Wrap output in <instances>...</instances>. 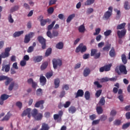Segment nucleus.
<instances>
[{
    "mask_svg": "<svg viewBox=\"0 0 130 130\" xmlns=\"http://www.w3.org/2000/svg\"><path fill=\"white\" fill-rule=\"evenodd\" d=\"M115 72L119 75H127V71L126 70V67L124 65H121L119 67L118 66L116 67L115 69Z\"/></svg>",
    "mask_w": 130,
    "mask_h": 130,
    "instance_id": "f257e3e1",
    "label": "nucleus"
},
{
    "mask_svg": "<svg viewBox=\"0 0 130 130\" xmlns=\"http://www.w3.org/2000/svg\"><path fill=\"white\" fill-rule=\"evenodd\" d=\"M84 97L86 100L90 99V92L86 91L84 93Z\"/></svg>",
    "mask_w": 130,
    "mask_h": 130,
    "instance_id": "ea45409f",
    "label": "nucleus"
},
{
    "mask_svg": "<svg viewBox=\"0 0 130 130\" xmlns=\"http://www.w3.org/2000/svg\"><path fill=\"white\" fill-rule=\"evenodd\" d=\"M40 23L41 26H45V25H46V23H48V24H50L51 23V19L49 18H47L46 19H42L40 20Z\"/></svg>",
    "mask_w": 130,
    "mask_h": 130,
    "instance_id": "ddd939ff",
    "label": "nucleus"
},
{
    "mask_svg": "<svg viewBox=\"0 0 130 130\" xmlns=\"http://www.w3.org/2000/svg\"><path fill=\"white\" fill-rule=\"evenodd\" d=\"M86 28H85V25L84 24H82L78 27V31L80 33H84Z\"/></svg>",
    "mask_w": 130,
    "mask_h": 130,
    "instance_id": "5701e85b",
    "label": "nucleus"
},
{
    "mask_svg": "<svg viewBox=\"0 0 130 130\" xmlns=\"http://www.w3.org/2000/svg\"><path fill=\"white\" fill-rule=\"evenodd\" d=\"M44 102V100H41L37 102L35 104V107H36L37 108H39V107H40L41 110L43 109V108H44V106H43Z\"/></svg>",
    "mask_w": 130,
    "mask_h": 130,
    "instance_id": "9b49d317",
    "label": "nucleus"
},
{
    "mask_svg": "<svg viewBox=\"0 0 130 130\" xmlns=\"http://www.w3.org/2000/svg\"><path fill=\"white\" fill-rule=\"evenodd\" d=\"M91 56H94L95 59H98L101 56V53L98 52V50L96 49H92L90 53Z\"/></svg>",
    "mask_w": 130,
    "mask_h": 130,
    "instance_id": "423d86ee",
    "label": "nucleus"
},
{
    "mask_svg": "<svg viewBox=\"0 0 130 130\" xmlns=\"http://www.w3.org/2000/svg\"><path fill=\"white\" fill-rule=\"evenodd\" d=\"M43 58V57L42 56H37L34 57L33 60L35 62H40Z\"/></svg>",
    "mask_w": 130,
    "mask_h": 130,
    "instance_id": "6ab92c4d",
    "label": "nucleus"
},
{
    "mask_svg": "<svg viewBox=\"0 0 130 130\" xmlns=\"http://www.w3.org/2000/svg\"><path fill=\"white\" fill-rule=\"evenodd\" d=\"M75 17H76V14H72L69 15L67 19V22L70 23V22H71V21H72V20L74 18H75Z\"/></svg>",
    "mask_w": 130,
    "mask_h": 130,
    "instance_id": "c85d7f7f",
    "label": "nucleus"
},
{
    "mask_svg": "<svg viewBox=\"0 0 130 130\" xmlns=\"http://www.w3.org/2000/svg\"><path fill=\"white\" fill-rule=\"evenodd\" d=\"M111 116H115L116 115V111L112 110L110 113Z\"/></svg>",
    "mask_w": 130,
    "mask_h": 130,
    "instance_id": "774afa93",
    "label": "nucleus"
},
{
    "mask_svg": "<svg viewBox=\"0 0 130 130\" xmlns=\"http://www.w3.org/2000/svg\"><path fill=\"white\" fill-rule=\"evenodd\" d=\"M101 31V28H98L95 29V32L93 33V35L94 36H96V35H99Z\"/></svg>",
    "mask_w": 130,
    "mask_h": 130,
    "instance_id": "603ef678",
    "label": "nucleus"
},
{
    "mask_svg": "<svg viewBox=\"0 0 130 130\" xmlns=\"http://www.w3.org/2000/svg\"><path fill=\"white\" fill-rule=\"evenodd\" d=\"M49 126H48V124H46L45 123H43L42 124V128L40 130H49Z\"/></svg>",
    "mask_w": 130,
    "mask_h": 130,
    "instance_id": "393cba45",
    "label": "nucleus"
},
{
    "mask_svg": "<svg viewBox=\"0 0 130 130\" xmlns=\"http://www.w3.org/2000/svg\"><path fill=\"white\" fill-rule=\"evenodd\" d=\"M91 73V70H90V68H86L83 71V76L85 77H88L90 73Z\"/></svg>",
    "mask_w": 130,
    "mask_h": 130,
    "instance_id": "f3484780",
    "label": "nucleus"
},
{
    "mask_svg": "<svg viewBox=\"0 0 130 130\" xmlns=\"http://www.w3.org/2000/svg\"><path fill=\"white\" fill-rule=\"evenodd\" d=\"M53 67L54 70L57 69V67L62 66V61L60 59L54 58L52 60Z\"/></svg>",
    "mask_w": 130,
    "mask_h": 130,
    "instance_id": "39448f33",
    "label": "nucleus"
},
{
    "mask_svg": "<svg viewBox=\"0 0 130 130\" xmlns=\"http://www.w3.org/2000/svg\"><path fill=\"white\" fill-rule=\"evenodd\" d=\"M130 126V122L126 123L125 124H123L122 126V128L123 129H125L126 128H127Z\"/></svg>",
    "mask_w": 130,
    "mask_h": 130,
    "instance_id": "49530a36",
    "label": "nucleus"
},
{
    "mask_svg": "<svg viewBox=\"0 0 130 130\" xmlns=\"http://www.w3.org/2000/svg\"><path fill=\"white\" fill-rule=\"evenodd\" d=\"M114 125H120L121 121L119 119L115 120L113 122Z\"/></svg>",
    "mask_w": 130,
    "mask_h": 130,
    "instance_id": "de8ad7c7",
    "label": "nucleus"
},
{
    "mask_svg": "<svg viewBox=\"0 0 130 130\" xmlns=\"http://www.w3.org/2000/svg\"><path fill=\"white\" fill-rule=\"evenodd\" d=\"M5 85L6 86H8L10 84V83L13 81V78H10L9 77H7V79H6Z\"/></svg>",
    "mask_w": 130,
    "mask_h": 130,
    "instance_id": "e433bc0d",
    "label": "nucleus"
},
{
    "mask_svg": "<svg viewBox=\"0 0 130 130\" xmlns=\"http://www.w3.org/2000/svg\"><path fill=\"white\" fill-rule=\"evenodd\" d=\"M107 119V116L105 115H103L101 116L100 118L99 119L101 121H105Z\"/></svg>",
    "mask_w": 130,
    "mask_h": 130,
    "instance_id": "37998d69",
    "label": "nucleus"
},
{
    "mask_svg": "<svg viewBox=\"0 0 130 130\" xmlns=\"http://www.w3.org/2000/svg\"><path fill=\"white\" fill-rule=\"evenodd\" d=\"M53 12H54V9H53V7H50L47 10L48 14H53Z\"/></svg>",
    "mask_w": 130,
    "mask_h": 130,
    "instance_id": "864d4df0",
    "label": "nucleus"
},
{
    "mask_svg": "<svg viewBox=\"0 0 130 130\" xmlns=\"http://www.w3.org/2000/svg\"><path fill=\"white\" fill-rule=\"evenodd\" d=\"M40 82L42 84V86H44L46 84V78L43 76H41L40 77Z\"/></svg>",
    "mask_w": 130,
    "mask_h": 130,
    "instance_id": "2eb2a0df",
    "label": "nucleus"
},
{
    "mask_svg": "<svg viewBox=\"0 0 130 130\" xmlns=\"http://www.w3.org/2000/svg\"><path fill=\"white\" fill-rule=\"evenodd\" d=\"M69 89H70V86L68 84H64L62 86V90H66V91H68Z\"/></svg>",
    "mask_w": 130,
    "mask_h": 130,
    "instance_id": "6e6d98bb",
    "label": "nucleus"
},
{
    "mask_svg": "<svg viewBox=\"0 0 130 130\" xmlns=\"http://www.w3.org/2000/svg\"><path fill=\"white\" fill-rule=\"evenodd\" d=\"M56 48L57 49H62L63 48V43L62 42H59L56 45Z\"/></svg>",
    "mask_w": 130,
    "mask_h": 130,
    "instance_id": "2f4dec72",
    "label": "nucleus"
},
{
    "mask_svg": "<svg viewBox=\"0 0 130 130\" xmlns=\"http://www.w3.org/2000/svg\"><path fill=\"white\" fill-rule=\"evenodd\" d=\"M55 20L53 21L52 23L48 26V31H50V30L52 29V28H53V26L55 24Z\"/></svg>",
    "mask_w": 130,
    "mask_h": 130,
    "instance_id": "c9c22d12",
    "label": "nucleus"
},
{
    "mask_svg": "<svg viewBox=\"0 0 130 130\" xmlns=\"http://www.w3.org/2000/svg\"><path fill=\"white\" fill-rule=\"evenodd\" d=\"M53 75L52 73H47L46 74V77L47 79H50V78L52 77Z\"/></svg>",
    "mask_w": 130,
    "mask_h": 130,
    "instance_id": "052dcab7",
    "label": "nucleus"
},
{
    "mask_svg": "<svg viewBox=\"0 0 130 130\" xmlns=\"http://www.w3.org/2000/svg\"><path fill=\"white\" fill-rule=\"evenodd\" d=\"M47 35L48 37H49V38H53V36H52V34H51V32H50V30L47 31Z\"/></svg>",
    "mask_w": 130,
    "mask_h": 130,
    "instance_id": "0e129e2a",
    "label": "nucleus"
},
{
    "mask_svg": "<svg viewBox=\"0 0 130 130\" xmlns=\"http://www.w3.org/2000/svg\"><path fill=\"white\" fill-rule=\"evenodd\" d=\"M31 114V109L27 108L23 112V113L21 114V116H22V117H24V116H26V115H28V114Z\"/></svg>",
    "mask_w": 130,
    "mask_h": 130,
    "instance_id": "a211bd4d",
    "label": "nucleus"
},
{
    "mask_svg": "<svg viewBox=\"0 0 130 130\" xmlns=\"http://www.w3.org/2000/svg\"><path fill=\"white\" fill-rule=\"evenodd\" d=\"M11 95H9L7 94H3L1 95L0 97V105H4V102L7 100Z\"/></svg>",
    "mask_w": 130,
    "mask_h": 130,
    "instance_id": "9d476101",
    "label": "nucleus"
},
{
    "mask_svg": "<svg viewBox=\"0 0 130 130\" xmlns=\"http://www.w3.org/2000/svg\"><path fill=\"white\" fill-rule=\"evenodd\" d=\"M111 67H112V64L110 63L109 64L101 67L100 68V72L103 73V72H109L111 69Z\"/></svg>",
    "mask_w": 130,
    "mask_h": 130,
    "instance_id": "1a4fd4ad",
    "label": "nucleus"
},
{
    "mask_svg": "<svg viewBox=\"0 0 130 130\" xmlns=\"http://www.w3.org/2000/svg\"><path fill=\"white\" fill-rule=\"evenodd\" d=\"M95 3V0H87L84 3L85 6H91V5H93Z\"/></svg>",
    "mask_w": 130,
    "mask_h": 130,
    "instance_id": "bb28decb",
    "label": "nucleus"
},
{
    "mask_svg": "<svg viewBox=\"0 0 130 130\" xmlns=\"http://www.w3.org/2000/svg\"><path fill=\"white\" fill-rule=\"evenodd\" d=\"M14 86H15V82H12L10 85H9L8 90H9V91H12Z\"/></svg>",
    "mask_w": 130,
    "mask_h": 130,
    "instance_id": "8fccbe9b",
    "label": "nucleus"
},
{
    "mask_svg": "<svg viewBox=\"0 0 130 130\" xmlns=\"http://www.w3.org/2000/svg\"><path fill=\"white\" fill-rule=\"evenodd\" d=\"M19 8L20 7H19V6H15L12 7L10 10L11 13H14V12H16V11H18V10H19Z\"/></svg>",
    "mask_w": 130,
    "mask_h": 130,
    "instance_id": "58836bf2",
    "label": "nucleus"
},
{
    "mask_svg": "<svg viewBox=\"0 0 130 130\" xmlns=\"http://www.w3.org/2000/svg\"><path fill=\"white\" fill-rule=\"evenodd\" d=\"M31 115L36 120H41L42 117H43V114L38 113V110L37 109H34L31 111Z\"/></svg>",
    "mask_w": 130,
    "mask_h": 130,
    "instance_id": "f03ea898",
    "label": "nucleus"
},
{
    "mask_svg": "<svg viewBox=\"0 0 130 130\" xmlns=\"http://www.w3.org/2000/svg\"><path fill=\"white\" fill-rule=\"evenodd\" d=\"M111 33H112V31H111V30L109 29L106 30V31L104 32V35L105 36H106V37H107L108 36H109V35H110V34H111Z\"/></svg>",
    "mask_w": 130,
    "mask_h": 130,
    "instance_id": "79ce46f5",
    "label": "nucleus"
},
{
    "mask_svg": "<svg viewBox=\"0 0 130 130\" xmlns=\"http://www.w3.org/2000/svg\"><path fill=\"white\" fill-rule=\"evenodd\" d=\"M102 93V90L100 89L96 91L95 96V97H96V98H99V97H100V95H101Z\"/></svg>",
    "mask_w": 130,
    "mask_h": 130,
    "instance_id": "a19ab883",
    "label": "nucleus"
},
{
    "mask_svg": "<svg viewBox=\"0 0 130 130\" xmlns=\"http://www.w3.org/2000/svg\"><path fill=\"white\" fill-rule=\"evenodd\" d=\"M52 51V49L51 48H49L45 52V56H49L50 54H51V52Z\"/></svg>",
    "mask_w": 130,
    "mask_h": 130,
    "instance_id": "f704fd0d",
    "label": "nucleus"
},
{
    "mask_svg": "<svg viewBox=\"0 0 130 130\" xmlns=\"http://www.w3.org/2000/svg\"><path fill=\"white\" fill-rule=\"evenodd\" d=\"M116 13H117V15L116 17V19H119V18H120V16L121 15V14H120V11L117 10L116 11Z\"/></svg>",
    "mask_w": 130,
    "mask_h": 130,
    "instance_id": "69168bd1",
    "label": "nucleus"
},
{
    "mask_svg": "<svg viewBox=\"0 0 130 130\" xmlns=\"http://www.w3.org/2000/svg\"><path fill=\"white\" fill-rule=\"evenodd\" d=\"M56 3V0H50L49 2V6H52V5H55Z\"/></svg>",
    "mask_w": 130,
    "mask_h": 130,
    "instance_id": "338daca9",
    "label": "nucleus"
},
{
    "mask_svg": "<svg viewBox=\"0 0 130 130\" xmlns=\"http://www.w3.org/2000/svg\"><path fill=\"white\" fill-rule=\"evenodd\" d=\"M12 48L7 47L5 48V52H2L1 54H0V61L2 62V58H7V57H9L10 56V51Z\"/></svg>",
    "mask_w": 130,
    "mask_h": 130,
    "instance_id": "7ed1b4c3",
    "label": "nucleus"
},
{
    "mask_svg": "<svg viewBox=\"0 0 130 130\" xmlns=\"http://www.w3.org/2000/svg\"><path fill=\"white\" fill-rule=\"evenodd\" d=\"M69 113H72V114L75 113L77 111V108L74 106H71L68 109Z\"/></svg>",
    "mask_w": 130,
    "mask_h": 130,
    "instance_id": "4be33fe9",
    "label": "nucleus"
},
{
    "mask_svg": "<svg viewBox=\"0 0 130 130\" xmlns=\"http://www.w3.org/2000/svg\"><path fill=\"white\" fill-rule=\"evenodd\" d=\"M30 40H31V39L28 38V36L25 35L24 40V43H29V42H30Z\"/></svg>",
    "mask_w": 130,
    "mask_h": 130,
    "instance_id": "c03bdc74",
    "label": "nucleus"
},
{
    "mask_svg": "<svg viewBox=\"0 0 130 130\" xmlns=\"http://www.w3.org/2000/svg\"><path fill=\"white\" fill-rule=\"evenodd\" d=\"M8 20L9 23H14V19L12 17V14H9L8 16Z\"/></svg>",
    "mask_w": 130,
    "mask_h": 130,
    "instance_id": "5fc2aeb1",
    "label": "nucleus"
},
{
    "mask_svg": "<svg viewBox=\"0 0 130 130\" xmlns=\"http://www.w3.org/2000/svg\"><path fill=\"white\" fill-rule=\"evenodd\" d=\"M99 104L101 106H103L104 105H105V98L104 97H102L99 102Z\"/></svg>",
    "mask_w": 130,
    "mask_h": 130,
    "instance_id": "c756f323",
    "label": "nucleus"
},
{
    "mask_svg": "<svg viewBox=\"0 0 130 130\" xmlns=\"http://www.w3.org/2000/svg\"><path fill=\"white\" fill-rule=\"evenodd\" d=\"M59 83H60V81L58 78L54 80V85L55 89H57V88L59 87Z\"/></svg>",
    "mask_w": 130,
    "mask_h": 130,
    "instance_id": "cd10ccee",
    "label": "nucleus"
},
{
    "mask_svg": "<svg viewBox=\"0 0 130 130\" xmlns=\"http://www.w3.org/2000/svg\"><path fill=\"white\" fill-rule=\"evenodd\" d=\"M94 85H95V86H96L97 88H102V85H101L98 81H95L94 82Z\"/></svg>",
    "mask_w": 130,
    "mask_h": 130,
    "instance_id": "bf43d9fd",
    "label": "nucleus"
},
{
    "mask_svg": "<svg viewBox=\"0 0 130 130\" xmlns=\"http://www.w3.org/2000/svg\"><path fill=\"white\" fill-rule=\"evenodd\" d=\"M84 96V91L82 89H79L76 94L75 98H78V97H83Z\"/></svg>",
    "mask_w": 130,
    "mask_h": 130,
    "instance_id": "dca6fc26",
    "label": "nucleus"
},
{
    "mask_svg": "<svg viewBox=\"0 0 130 130\" xmlns=\"http://www.w3.org/2000/svg\"><path fill=\"white\" fill-rule=\"evenodd\" d=\"M10 117H11V115H10V113L8 112L4 118L2 119V121H8L10 119Z\"/></svg>",
    "mask_w": 130,
    "mask_h": 130,
    "instance_id": "72a5a7b5",
    "label": "nucleus"
},
{
    "mask_svg": "<svg viewBox=\"0 0 130 130\" xmlns=\"http://www.w3.org/2000/svg\"><path fill=\"white\" fill-rule=\"evenodd\" d=\"M48 66V62H44L42 66H41V70L42 71H43L44 70H45L46 68H47V66Z\"/></svg>",
    "mask_w": 130,
    "mask_h": 130,
    "instance_id": "473e14b6",
    "label": "nucleus"
},
{
    "mask_svg": "<svg viewBox=\"0 0 130 130\" xmlns=\"http://www.w3.org/2000/svg\"><path fill=\"white\" fill-rule=\"evenodd\" d=\"M126 34V29H123L122 30H117V35H118V38L120 39H122V37H124Z\"/></svg>",
    "mask_w": 130,
    "mask_h": 130,
    "instance_id": "f8f14e48",
    "label": "nucleus"
},
{
    "mask_svg": "<svg viewBox=\"0 0 130 130\" xmlns=\"http://www.w3.org/2000/svg\"><path fill=\"white\" fill-rule=\"evenodd\" d=\"M96 111L98 114H102V113H103V109H102V107L101 106L97 107Z\"/></svg>",
    "mask_w": 130,
    "mask_h": 130,
    "instance_id": "7c9ffc66",
    "label": "nucleus"
},
{
    "mask_svg": "<svg viewBox=\"0 0 130 130\" xmlns=\"http://www.w3.org/2000/svg\"><path fill=\"white\" fill-rule=\"evenodd\" d=\"M121 60L124 64L127 63V59L126 58V56L125 54H123L121 55Z\"/></svg>",
    "mask_w": 130,
    "mask_h": 130,
    "instance_id": "b1692460",
    "label": "nucleus"
},
{
    "mask_svg": "<svg viewBox=\"0 0 130 130\" xmlns=\"http://www.w3.org/2000/svg\"><path fill=\"white\" fill-rule=\"evenodd\" d=\"M109 81V78H103L101 80V83H105V82H108Z\"/></svg>",
    "mask_w": 130,
    "mask_h": 130,
    "instance_id": "680f3d73",
    "label": "nucleus"
},
{
    "mask_svg": "<svg viewBox=\"0 0 130 130\" xmlns=\"http://www.w3.org/2000/svg\"><path fill=\"white\" fill-rule=\"evenodd\" d=\"M10 70H11L10 64H6L2 66V71H3V72L5 71V73H9V72H10Z\"/></svg>",
    "mask_w": 130,
    "mask_h": 130,
    "instance_id": "4468645a",
    "label": "nucleus"
},
{
    "mask_svg": "<svg viewBox=\"0 0 130 130\" xmlns=\"http://www.w3.org/2000/svg\"><path fill=\"white\" fill-rule=\"evenodd\" d=\"M94 12V9L93 8H88L87 10L86 14L87 15H90V14H92Z\"/></svg>",
    "mask_w": 130,
    "mask_h": 130,
    "instance_id": "4d7b16f0",
    "label": "nucleus"
},
{
    "mask_svg": "<svg viewBox=\"0 0 130 130\" xmlns=\"http://www.w3.org/2000/svg\"><path fill=\"white\" fill-rule=\"evenodd\" d=\"M109 55L111 57H115L116 53H115V50L114 47H112L109 52Z\"/></svg>",
    "mask_w": 130,
    "mask_h": 130,
    "instance_id": "aec40b11",
    "label": "nucleus"
},
{
    "mask_svg": "<svg viewBox=\"0 0 130 130\" xmlns=\"http://www.w3.org/2000/svg\"><path fill=\"white\" fill-rule=\"evenodd\" d=\"M70 105H71V102L67 101L66 102V103L64 104V107L65 108H68V107H70Z\"/></svg>",
    "mask_w": 130,
    "mask_h": 130,
    "instance_id": "e2e57ef3",
    "label": "nucleus"
},
{
    "mask_svg": "<svg viewBox=\"0 0 130 130\" xmlns=\"http://www.w3.org/2000/svg\"><path fill=\"white\" fill-rule=\"evenodd\" d=\"M39 43L42 45V49H45L46 48V40L42 36H39L37 38Z\"/></svg>",
    "mask_w": 130,
    "mask_h": 130,
    "instance_id": "0eeeda50",
    "label": "nucleus"
},
{
    "mask_svg": "<svg viewBox=\"0 0 130 130\" xmlns=\"http://www.w3.org/2000/svg\"><path fill=\"white\" fill-rule=\"evenodd\" d=\"M111 47V45H109L107 46H106L103 48V50L104 51H109V50L110 49V48Z\"/></svg>",
    "mask_w": 130,
    "mask_h": 130,
    "instance_id": "a18cd8bd",
    "label": "nucleus"
},
{
    "mask_svg": "<svg viewBox=\"0 0 130 130\" xmlns=\"http://www.w3.org/2000/svg\"><path fill=\"white\" fill-rule=\"evenodd\" d=\"M22 34H24L23 30L16 31L13 34V37L14 38H16V37H19L21 36Z\"/></svg>",
    "mask_w": 130,
    "mask_h": 130,
    "instance_id": "412c9836",
    "label": "nucleus"
},
{
    "mask_svg": "<svg viewBox=\"0 0 130 130\" xmlns=\"http://www.w3.org/2000/svg\"><path fill=\"white\" fill-rule=\"evenodd\" d=\"M113 10V8L112 7L110 6L108 8V11L106 12L104 15V18H105L106 20H108V19L111 17Z\"/></svg>",
    "mask_w": 130,
    "mask_h": 130,
    "instance_id": "6e6552de",
    "label": "nucleus"
},
{
    "mask_svg": "<svg viewBox=\"0 0 130 130\" xmlns=\"http://www.w3.org/2000/svg\"><path fill=\"white\" fill-rule=\"evenodd\" d=\"M36 93L38 96H41V95H42V89L41 88L38 89Z\"/></svg>",
    "mask_w": 130,
    "mask_h": 130,
    "instance_id": "3c124183",
    "label": "nucleus"
},
{
    "mask_svg": "<svg viewBox=\"0 0 130 130\" xmlns=\"http://www.w3.org/2000/svg\"><path fill=\"white\" fill-rule=\"evenodd\" d=\"M86 51H87V47L86 46H84L83 43L80 44L75 50V52H76V53H79L80 52L81 53H83L84 52H86Z\"/></svg>",
    "mask_w": 130,
    "mask_h": 130,
    "instance_id": "20e7f679",
    "label": "nucleus"
},
{
    "mask_svg": "<svg viewBox=\"0 0 130 130\" xmlns=\"http://www.w3.org/2000/svg\"><path fill=\"white\" fill-rule=\"evenodd\" d=\"M124 8L125 10H129L130 9V6H129V3L127 1H125L124 5Z\"/></svg>",
    "mask_w": 130,
    "mask_h": 130,
    "instance_id": "4c0bfd02",
    "label": "nucleus"
},
{
    "mask_svg": "<svg viewBox=\"0 0 130 130\" xmlns=\"http://www.w3.org/2000/svg\"><path fill=\"white\" fill-rule=\"evenodd\" d=\"M125 25H126V23H125V22L118 25L116 28L117 30H121V29H124Z\"/></svg>",
    "mask_w": 130,
    "mask_h": 130,
    "instance_id": "a878e982",
    "label": "nucleus"
},
{
    "mask_svg": "<svg viewBox=\"0 0 130 130\" xmlns=\"http://www.w3.org/2000/svg\"><path fill=\"white\" fill-rule=\"evenodd\" d=\"M32 51H34V48L31 46L29 47L27 50V52H28V53H31Z\"/></svg>",
    "mask_w": 130,
    "mask_h": 130,
    "instance_id": "13d9d810",
    "label": "nucleus"
},
{
    "mask_svg": "<svg viewBox=\"0 0 130 130\" xmlns=\"http://www.w3.org/2000/svg\"><path fill=\"white\" fill-rule=\"evenodd\" d=\"M16 106H17L19 109H21L23 107V104L21 102H17L16 103Z\"/></svg>",
    "mask_w": 130,
    "mask_h": 130,
    "instance_id": "09e8293b",
    "label": "nucleus"
}]
</instances>
